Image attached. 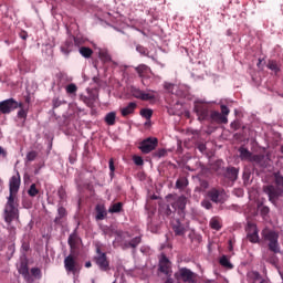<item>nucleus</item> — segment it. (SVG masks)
I'll return each mask as SVG.
<instances>
[{"label": "nucleus", "mask_w": 283, "mask_h": 283, "mask_svg": "<svg viewBox=\"0 0 283 283\" xmlns=\"http://www.w3.org/2000/svg\"><path fill=\"white\" fill-rule=\"evenodd\" d=\"M140 242H143V238L135 237L130 241L124 242L123 249H136L138 247V244H140Z\"/></svg>", "instance_id": "23"}, {"label": "nucleus", "mask_w": 283, "mask_h": 283, "mask_svg": "<svg viewBox=\"0 0 283 283\" xmlns=\"http://www.w3.org/2000/svg\"><path fill=\"white\" fill-rule=\"evenodd\" d=\"M240 153V158L241 160H248L249 163H251L252 158H253V153H250L249 149L241 147L239 149Z\"/></svg>", "instance_id": "27"}, {"label": "nucleus", "mask_w": 283, "mask_h": 283, "mask_svg": "<svg viewBox=\"0 0 283 283\" xmlns=\"http://www.w3.org/2000/svg\"><path fill=\"white\" fill-rule=\"evenodd\" d=\"M176 213H177L176 210H171L169 206H166L165 214L167 216V218H171V216H176Z\"/></svg>", "instance_id": "48"}, {"label": "nucleus", "mask_w": 283, "mask_h": 283, "mask_svg": "<svg viewBox=\"0 0 283 283\" xmlns=\"http://www.w3.org/2000/svg\"><path fill=\"white\" fill-rule=\"evenodd\" d=\"M148 70H149V66H147L145 64H142L136 67V72L140 76V78H143V76H145V73H147Z\"/></svg>", "instance_id": "38"}, {"label": "nucleus", "mask_w": 283, "mask_h": 283, "mask_svg": "<svg viewBox=\"0 0 283 283\" xmlns=\"http://www.w3.org/2000/svg\"><path fill=\"white\" fill-rule=\"evenodd\" d=\"M238 174L239 170L235 167H229L226 170V178H228V180H231L232 182H235V180H238Z\"/></svg>", "instance_id": "25"}, {"label": "nucleus", "mask_w": 283, "mask_h": 283, "mask_svg": "<svg viewBox=\"0 0 283 283\" xmlns=\"http://www.w3.org/2000/svg\"><path fill=\"white\" fill-rule=\"evenodd\" d=\"M136 52H138L142 56H149V50L144 45L137 44Z\"/></svg>", "instance_id": "37"}, {"label": "nucleus", "mask_w": 283, "mask_h": 283, "mask_svg": "<svg viewBox=\"0 0 283 283\" xmlns=\"http://www.w3.org/2000/svg\"><path fill=\"white\" fill-rule=\"evenodd\" d=\"M21 39H23V41H25V39H28V34H25V33L22 34V35H21Z\"/></svg>", "instance_id": "60"}, {"label": "nucleus", "mask_w": 283, "mask_h": 283, "mask_svg": "<svg viewBox=\"0 0 283 283\" xmlns=\"http://www.w3.org/2000/svg\"><path fill=\"white\" fill-rule=\"evenodd\" d=\"M195 114L198 120H209V106L202 102H195Z\"/></svg>", "instance_id": "9"}, {"label": "nucleus", "mask_w": 283, "mask_h": 283, "mask_svg": "<svg viewBox=\"0 0 283 283\" xmlns=\"http://www.w3.org/2000/svg\"><path fill=\"white\" fill-rule=\"evenodd\" d=\"M99 59H101V61H103L104 63H112V55H111L109 52L106 51V50L99 51Z\"/></svg>", "instance_id": "32"}, {"label": "nucleus", "mask_w": 283, "mask_h": 283, "mask_svg": "<svg viewBox=\"0 0 283 283\" xmlns=\"http://www.w3.org/2000/svg\"><path fill=\"white\" fill-rule=\"evenodd\" d=\"M19 107H23V103H19L14 98L4 99L0 102V114H12Z\"/></svg>", "instance_id": "5"}, {"label": "nucleus", "mask_w": 283, "mask_h": 283, "mask_svg": "<svg viewBox=\"0 0 283 283\" xmlns=\"http://www.w3.org/2000/svg\"><path fill=\"white\" fill-rule=\"evenodd\" d=\"M31 275L33 277H36L38 280H41V269L39 268H32L31 269Z\"/></svg>", "instance_id": "45"}, {"label": "nucleus", "mask_w": 283, "mask_h": 283, "mask_svg": "<svg viewBox=\"0 0 283 283\" xmlns=\"http://www.w3.org/2000/svg\"><path fill=\"white\" fill-rule=\"evenodd\" d=\"M18 271H19L20 275H22L27 282L32 281V276H30V268L28 266V259H24L21 261Z\"/></svg>", "instance_id": "15"}, {"label": "nucleus", "mask_w": 283, "mask_h": 283, "mask_svg": "<svg viewBox=\"0 0 283 283\" xmlns=\"http://www.w3.org/2000/svg\"><path fill=\"white\" fill-rule=\"evenodd\" d=\"M67 218V210L63 206L57 207V216L54 219L55 224H63V219Z\"/></svg>", "instance_id": "21"}, {"label": "nucleus", "mask_w": 283, "mask_h": 283, "mask_svg": "<svg viewBox=\"0 0 283 283\" xmlns=\"http://www.w3.org/2000/svg\"><path fill=\"white\" fill-rule=\"evenodd\" d=\"M275 254L276 253H274L272 256H270L268 259V262H270V264H273V266H276L277 262H280V260L277 259V256Z\"/></svg>", "instance_id": "49"}, {"label": "nucleus", "mask_w": 283, "mask_h": 283, "mask_svg": "<svg viewBox=\"0 0 283 283\" xmlns=\"http://www.w3.org/2000/svg\"><path fill=\"white\" fill-rule=\"evenodd\" d=\"M20 111L18 112V118H28V112H25V109H23V106L22 107H19Z\"/></svg>", "instance_id": "51"}, {"label": "nucleus", "mask_w": 283, "mask_h": 283, "mask_svg": "<svg viewBox=\"0 0 283 283\" xmlns=\"http://www.w3.org/2000/svg\"><path fill=\"white\" fill-rule=\"evenodd\" d=\"M140 116H143V118H146V120H150L151 116H154V111H151V108H143L140 111Z\"/></svg>", "instance_id": "36"}, {"label": "nucleus", "mask_w": 283, "mask_h": 283, "mask_svg": "<svg viewBox=\"0 0 283 283\" xmlns=\"http://www.w3.org/2000/svg\"><path fill=\"white\" fill-rule=\"evenodd\" d=\"M93 261L98 266L99 271H109V260L107 253L101 251V247H96V255Z\"/></svg>", "instance_id": "4"}, {"label": "nucleus", "mask_w": 283, "mask_h": 283, "mask_svg": "<svg viewBox=\"0 0 283 283\" xmlns=\"http://www.w3.org/2000/svg\"><path fill=\"white\" fill-rule=\"evenodd\" d=\"M259 210H260V213L261 216L264 218V216H266L268 213H271V208H269V206H264L262 203H260L258 206Z\"/></svg>", "instance_id": "40"}, {"label": "nucleus", "mask_w": 283, "mask_h": 283, "mask_svg": "<svg viewBox=\"0 0 283 283\" xmlns=\"http://www.w3.org/2000/svg\"><path fill=\"white\" fill-rule=\"evenodd\" d=\"M96 211V220H105L107 218V209L105 208V205H97L95 207Z\"/></svg>", "instance_id": "24"}, {"label": "nucleus", "mask_w": 283, "mask_h": 283, "mask_svg": "<svg viewBox=\"0 0 283 283\" xmlns=\"http://www.w3.org/2000/svg\"><path fill=\"white\" fill-rule=\"evenodd\" d=\"M0 156H3V158H6V156H8V151H6V149H3V147L0 146Z\"/></svg>", "instance_id": "56"}, {"label": "nucleus", "mask_w": 283, "mask_h": 283, "mask_svg": "<svg viewBox=\"0 0 283 283\" xmlns=\"http://www.w3.org/2000/svg\"><path fill=\"white\" fill-rule=\"evenodd\" d=\"M188 185H189V179H187V177H180L176 181V188L177 189H185Z\"/></svg>", "instance_id": "33"}, {"label": "nucleus", "mask_w": 283, "mask_h": 283, "mask_svg": "<svg viewBox=\"0 0 283 283\" xmlns=\"http://www.w3.org/2000/svg\"><path fill=\"white\" fill-rule=\"evenodd\" d=\"M115 234L117 235V238L123 239V235H125V232L118 230V231L115 232Z\"/></svg>", "instance_id": "58"}, {"label": "nucleus", "mask_w": 283, "mask_h": 283, "mask_svg": "<svg viewBox=\"0 0 283 283\" xmlns=\"http://www.w3.org/2000/svg\"><path fill=\"white\" fill-rule=\"evenodd\" d=\"M85 268H86V269H92V262H91V261L86 262V263H85Z\"/></svg>", "instance_id": "59"}, {"label": "nucleus", "mask_w": 283, "mask_h": 283, "mask_svg": "<svg viewBox=\"0 0 283 283\" xmlns=\"http://www.w3.org/2000/svg\"><path fill=\"white\" fill-rule=\"evenodd\" d=\"M171 207L175 211H177L179 218H185V209H187V197H179L171 203Z\"/></svg>", "instance_id": "10"}, {"label": "nucleus", "mask_w": 283, "mask_h": 283, "mask_svg": "<svg viewBox=\"0 0 283 283\" xmlns=\"http://www.w3.org/2000/svg\"><path fill=\"white\" fill-rule=\"evenodd\" d=\"M275 186L268 185L263 187L264 193L269 197V200L272 205H276L277 199L283 193V177L280 175L275 176Z\"/></svg>", "instance_id": "2"}, {"label": "nucleus", "mask_w": 283, "mask_h": 283, "mask_svg": "<svg viewBox=\"0 0 283 283\" xmlns=\"http://www.w3.org/2000/svg\"><path fill=\"white\" fill-rule=\"evenodd\" d=\"M159 271L164 273V275L171 276V262L165 254L159 260Z\"/></svg>", "instance_id": "14"}, {"label": "nucleus", "mask_w": 283, "mask_h": 283, "mask_svg": "<svg viewBox=\"0 0 283 283\" xmlns=\"http://www.w3.org/2000/svg\"><path fill=\"white\" fill-rule=\"evenodd\" d=\"M21 249L24 251V253H28V251H30V243L22 242Z\"/></svg>", "instance_id": "54"}, {"label": "nucleus", "mask_w": 283, "mask_h": 283, "mask_svg": "<svg viewBox=\"0 0 283 283\" xmlns=\"http://www.w3.org/2000/svg\"><path fill=\"white\" fill-rule=\"evenodd\" d=\"M56 107H61V102L59 98H53V108L56 109Z\"/></svg>", "instance_id": "55"}, {"label": "nucleus", "mask_w": 283, "mask_h": 283, "mask_svg": "<svg viewBox=\"0 0 283 283\" xmlns=\"http://www.w3.org/2000/svg\"><path fill=\"white\" fill-rule=\"evenodd\" d=\"M154 158H165L167 156V149L160 148L153 154Z\"/></svg>", "instance_id": "41"}, {"label": "nucleus", "mask_w": 283, "mask_h": 283, "mask_svg": "<svg viewBox=\"0 0 283 283\" xmlns=\"http://www.w3.org/2000/svg\"><path fill=\"white\" fill-rule=\"evenodd\" d=\"M264 242L268 244L269 251L280 253V234L273 230L264 229L261 233Z\"/></svg>", "instance_id": "3"}, {"label": "nucleus", "mask_w": 283, "mask_h": 283, "mask_svg": "<svg viewBox=\"0 0 283 283\" xmlns=\"http://www.w3.org/2000/svg\"><path fill=\"white\" fill-rule=\"evenodd\" d=\"M231 129H233L234 132H238V129H240V127H242V124L240 123V120H234L230 124Z\"/></svg>", "instance_id": "47"}, {"label": "nucleus", "mask_w": 283, "mask_h": 283, "mask_svg": "<svg viewBox=\"0 0 283 283\" xmlns=\"http://www.w3.org/2000/svg\"><path fill=\"white\" fill-rule=\"evenodd\" d=\"M137 107H138V104H136L135 102H130L126 107L120 108V114L123 118H127V116H132L136 112Z\"/></svg>", "instance_id": "19"}, {"label": "nucleus", "mask_w": 283, "mask_h": 283, "mask_svg": "<svg viewBox=\"0 0 283 283\" xmlns=\"http://www.w3.org/2000/svg\"><path fill=\"white\" fill-rule=\"evenodd\" d=\"M120 211H123V202L114 203L108 209V213H120Z\"/></svg>", "instance_id": "34"}, {"label": "nucleus", "mask_w": 283, "mask_h": 283, "mask_svg": "<svg viewBox=\"0 0 283 283\" xmlns=\"http://www.w3.org/2000/svg\"><path fill=\"white\" fill-rule=\"evenodd\" d=\"M76 92H78L76 84L71 83L66 86V94H76Z\"/></svg>", "instance_id": "42"}, {"label": "nucleus", "mask_w": 283, "mask_h": 283, "mask_svg": "<svg viewBox=\"0 0 283 283\" xmlns=\"http://www.w3.org/2000/svg\"><path fill=\"white\" fill-rule=\"evenodd\" d=\"M57 196H59L61 202H63L65 200V198H67V193L65 192L64 187L59 188Z\"/></svg>", "instance_id": "44"}, {"label": "nucleus", "mask_w": 283, "mask_h": 283, "mask_svg": "<svg viewBox=\"0 0 283 283\" xmlns=\"http://www.w3.org/2000/svg\"><path fill=\"white\" fill-rule=\"evenodd\" d=\"M28 193L31 198H35V196H39V190L36 189V184H32L28 190Z\"/></svg>", "instance_id": "39"}, {"label": "nucleus", "mask_w": 283, "mask_h": 283, "mask_svg": "<svg viewBox=\"0 0 283 283\" xmlns=\"http://www.w3.org/2000/svg\"><path fill=\"white\" fill-rule=\"evenodd\" d=\"M133 160H134L135 165H137L138 167H140L145 164V161L143 160V157H140V156H135L133 158Z\"/></svg>", "instance_id": "52"}, {"label": "nucleus", "mask_w": 283, "mask_h": 283, "mask_svg": "<svg viewBox=\"0 0 283 283\" xmlns=\"http://www.w3.org/2000/svg\"><path fill=\"white\" fill-rule=\"evenodd\" d=\"M64 268L67 273H76V259L70 254L64 259Z\"/></svg>", "instance_id": "16"}, {"label": "nucleus", "mask_w": 283, "mask_h": 283, "mask_svg": "<svg viewBox=\"0 0 283 283\" xmlns=\"http://www.w3.org/2000/svg\"><path fill=\"white\" fill-rule=\"evenodd\" d=\"M73 50H74V40L72 38H69L61 45V52L67 56V55H70V53H72Z\"/></svg>", "instance_id": "20"}, {"label": "nucleus", "mask_w": 283, "mask_h": 283, "mask_svg": "<svg viewBox=\"0 0 283 283\" xmlns=\"http://www.w3.org/2000/svg\"><path fill=\"white\" fill-rule=\"evenodd\" d=\"M171 227L175 235H185V233H187V229L185 228V224L180 222V219H174L171 221Z\"/></svg>", "instance_id": "17"}, {"label": "nucleus", "mask_w": 283, "mask_h": 283, "mask_svg": "<svg viewBox=\"0 0 283 283\" xmlns=\"http://www.w3.org/2000/svg\"><path fill=\"white\" fill-rule=\"evenodd\" d=\"M158 147V138L156 137H148L144 139L140 145L139 149L143 154H150V151H154Z\"/></svg>", "instance_id": "8"}, {"label": "nucleus", "mask_w": 283, "mask_h": 283, "mask_svg": "<svg viewBox=\"0 0 283 283\" xmlns=\"http://www.w3.org/2000/svg\"><path fill=\"white\" fill-rule=\"evenodd\" d=\"M81 101H83L85 105H87V107H94V102L96 101V98L92 95L81 96Z\"/></svg>", "instance_id": "35"}, {"label": "nucleus", "mask_w": 283, "mask_h": 283, "mask_svg": "<svg viewBox=\"0 0 283 283\" xmlns=\"http://www.w3.org/2000/svg\"><path fill=\"white\" fill-rule=\"evenodd\" d=\"M261 63H262V60H259L258 66H260Z\"/></svg>", "instance_id": "63"}, {"label": "nucleus", "mask_w": 283, "mask_h": 283, "mask_svg": "<svg viewBox=\"0 0 283 283\" xmlns=\"http://www.w3.org/2000/svg\"><path fill=\"white\" fill-rule=\"evenodd\" d=\"M73 41H74L75 45H78V39L73 38Z\"/></svg>", "instance_id": "62"}, {"label": "nucleus", "mask_w": 283, "mask_h": 283, "mask_svg": "<svg viewBox=\"0 0 283 283\" xmlns=\"http://www.w3.org/2000/svg\"><path fill=\"white\" fill-rule=\"evenodd\" d=\"M108 167H109V176L111 178H114V171H116V167L114 166V158H111L108 161Z\"/></svg>", "instance_id": "46"}, {"label": "nucleus", "mask_w": 283, "mask_h": 283, "mask_svg": "<svg viewBox=\"0 0 283 283\" xmlns=\"http://www.w3.org/2000/svg\"><path fill=\"white\" fill-rule=\"evenodd\" d=\"M208 198L216 205L227 200V192L222 188H212L208 191Z\"/></svg>", "instance_id": "7"}, {"label": "nucleus", "mask_w": 283, "mask_h": 283, "mask_svg": "<svg viewBox=\"0 0 283 283\" xmlns=\"http://www.w3.org/2000/svg\"><path fill=\"white\" fill-rule=\"evenodd\" d=\"M268 70H271V72H274L275 76L280 74L281 72V65L275 60H270L266 64Z\"/></svg>", "instance_id": "26"}, {"label": "nucleus", "mask_w": 283, "mask_h": 283, "mask_svg": "<svg viewBox=\"0 0 283 283\" xmlns=\"http://www.w3.org/2000/svg\"><path fill=\"white\" fill-rule=\"evenodd\" d=\"M80 54H81L84 59H92V54H94V51H93L91 48L81 46V48H80Z\"/></svg>", "instance_id": "29"}, {"label": "nucleus", "mask_w": 283, "mask_h": 283, "mask_svg": "<svg viewBox=\"0 0 283 283\" xmlns=\"http://www.w3.org/2000/svg\"><path fill=\"white\" fill-rule=\"evenodd\" d=\"M198 149H199V151H205L206 149H207V146L205 145V144H199L198 145Z\"/></svg>", "instance_id": "57"}, {"label": "nucleus", "mask_w": 283, "mask_h": 283, "mask_svg": "<svg viewBox=\"0 0 283 283\" xmlns=\"http://www.w3.org/2000/svg\"><path fill=\"white\" fill-rule=\"evenodd\" d=\"M67 242L71 249V253L78 251V247L81 244V237H78V232L76 231V229L70 234Z\"/></svg>", "instance_id": "13"}, {"label": "nucleus", "mask_w": 283, "mask_h": 283, "mask_svg": "<svg viewBox=\"0 0 283 283\" xmlns=\"http://www.w3.org/2000/svg\"><path fill=\"white\" fill-rule=\"evenodd\" d=\"M25 101H27V103H30V97H27V99H25Z\"/></svg>", "instance_id": "64"}, {"label": "nucleus", "mask_w": 283, "mask_h": 283, "mask_svg": "<svg viewBox=\"0 0 283 283\" xmlns=\"http://www.w3.org/2000/svg\"><path fill=\"white\" fill-rule=\"evenodd\" d=\"M130 94L134 98H138V101H154L156 98L155 94L145 93V91L136 87L130 88Z\"/></svg>", "instance_id": "11"}, {"label": "nucleus", "mask_w": 283, "mask_h": 283, "mask_svg": "<svg viewBox=\"0 0 283 283\" xmlns=\"http://www.w3.org/2000/svg\"><path fill=\"white\" fill-rule=\"evenodd\" d=\"M165 283H174V279H167Z\"/></svg>", "instance_id": "61"}, {"label": "nucleus", "mask_w": 283, "mask_h": 283, "mask_svg": "<svg viewBox=\"0 0 283 283\" xmlns=\"http://www.w3.org/2000/svg\"><path fill=\"white\" fill-rule=\"evenodd\" d=\"M106 125L114 126L116 125V112H109L104 118Z\"/></svg>", "instance_id": "28"}, {"label": "nucleus", "mask_w": 283, "mask_h": 283, "mask_svg": "<svg viewBox=\"0 0 283 283\" xmlns=\"http://www.w3.org/2000/svg\"><path fill=\"white\" fill-rule=\"evenodd\" d=\"M230 113H231V111L229 109V107H227V105L222 104L221 105V116H226V118H227L228 114H230Z\"/></svg>", "instance_id": "50"}, {"label": "nucleus", "mask_w": 283, "mask_h": 283, "mask_svg": "<svg viewBox=\"0 0 283 283\" xmlns=\"http://www.w3.org/2000/svg\"><path fill=\"white\" fill-rule=\"evenodd\" d=\"M36 156H39V153H36V150H31L27 154V160L28 163H32L34 160H36Z\"/></svg>", "instance_id": "43"}, {"label": "nucleus", "mask_w": 283, "mask_h": 283, "mask_svg": "<svg viewBox=\"0 0 283 283\" xmlns=\"http://www.w3.org/2000/svg\"><path fill=\"white\" fill-rule=\"evenodd\" d=\"M219 264L223 266L224 269H233V264L229 260V256L222 255L219 260Z\"/></svg>", "instance_id": "30"}, {"label": "nucleus", "mask_w": 283, "mask_h": 283, "mask_svg": "<svg viewBox=\"0 0 283 283\" xmlns=\"http://www.w3.org/2000/svg\"><path fill=\"white\" fill-rule=\"evenodd\" d=\"M210 227L214 229V231H220L222 229V222L220 221V218L214 217L210 220Z\"/></svg>", "instance_id": "31"}, {"label": "nucleus", "mask_w": 283, "mask_h": 283, "mask_svg": "<svg viewBox=\"0 0 283 283\" xmlns=\"http://www.w3.org/2000/svg\"><path fill=\"white\" fill-rule=\"evenodd\" d=\"M21 187V177L12 176L9 181V191L10 195L8 197L7 203L3 210L4 222H7L8 227L14 222V220H19V209L17 208V193H19V189Z\"/></svg>", "instance_id": "1"}, {"label": "nucleus", "mask_w": 283, "mask_h": 283, "mask_svg": "<svg viewBox=\"0 0 283 283\" xmlns=\"http://www.w3.org/2000/svg\"><path fill=\"white\" fill-rule=\"evenodd\" d=\"M175 277L176 280H182V282L196 283L198 274L187 268H180L179 271L175 273Z\"/></svg>", "instance_id": "6"}, {"label": "nucleus", "mask_w": 283, "mask_h": 283, "mask_svg": "<svg viewBox=\"0 0 283 283\" xmlns=\"http://www.w3.org/2000/svg\"><path fill=\"white\" fill-rule=\"evenodd\" d=\"M201 206L205 208V209H212L213 205L211 203V201L205 199L203 201H201Z\"/></svg>", "instance_id": "53"}, {"label": "nucleus", "mask_w": 283, "mask_h": 283, "mask_svg": "<svg viewBox=\"0 0 283 283\" xmlns=\"http://www.w3.org/2000/svg\"><path fill=\"white\" fill-rule=\"evenodd\" d=\"M247 231H248L247 239L249 240V242H251L252 244H258V242H260V234L258 232V227L249 223Z\"/></svg>", "instance_id": "12"}, {"label": "nucleus", "mask_w": 283, "mask_h": 283, "mask_svg": "<svg viewBox=\"0 0 283 283\" xmlns=\"http://www.w3.org/2000/svg\"><path fill=\"white\" fill-rule=\"evenodd\" d=\"M250 163H253L255 167H266V157L264 155H252Z\"/></svg>", "instance_id": "22"}, {"label": "nucleus", "mask_w": 283, "mask_h": 283, "mask_svg": "<svg viewBox=\"0 0 283 283\" xmlns=\"http://www.w3.org/2000/svg\"><path fill=\"white\" fill-rule=\"evenodd\" d=\"M210 119L213 123H219L220 125H227V123H229V118L217 111L211 112Z\"/></svg>", "instance_id": "18"}]
</instances>
